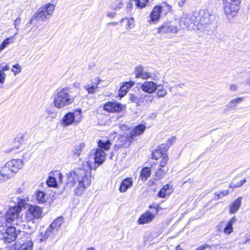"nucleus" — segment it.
I'll return each mask as SVG.
<instances>
[{
  "instance_id": "79ce46f5",
  "label": "nucleus",
  "mask_w": 250,
  "mask_h": 250,
  "mask_svg": "<svg viewBox=\"0 0 250 250\" xmlns=\"http://www.w3.org/2000/svg\"><path fill=\"white\" fill-rule=\"evenodd\" d=\"M136 4L138 7L143 8L146 6L149 0H135Z\"/></svg>"
},
{
  "instance_id": "4c0bfd02",
  "label": "nucleus",
  "mask_w": 250,
  "mask_h": 250,
  "mask_svg": "<svg viewBox=\"0 0 250 250\" xmlns=\"http://www.w3.org/2000/svg\"><path fill=\"white\" fill-rule=\"evenodd\" d=\"M45 192L42 191H39L36 194L37 200L40 203H43L45 201Z\"/></svg>"
},
{
  "instance_id": "69168bd1",
  "label": "nucleus",
  "mask_w": 250,
  "mask_h": 250,
  "mask_svg": "<svg viewBox=\"0 0 250 250\" xmlns=\"http://www.w3.org/2000/svg\"><path fill=\"white\" fill-rule=\"evenodd\" d=\"M86 250H95V249L93 247H90L87 249Z\"/></svg>"
},
{
  "instance_id": "412c9836",
  "label": "nucleus",
  "mask_w": 250,
  "mask_h": 250,
  "mask_svg": "<svg viewBox=\"0 0 250 250\" xmlns=\"http://www.w3.org/2000/svg\"><path fill=\"white\" fill-rule=\"evenodd\" d=\"M192 23H193V21L191 20V17L189 18L187 15L184 14L180 18L179 23L183 29H188Z\"/></svg>"
},
{
  "instance_id": "b1692460",
  "label": "nucleus",
  "mask_w": 250,
  "mask_h": 250,
  "mask_svg": "<svg viewBox=\"0 0 250 250\" xmlns=\"http://www.w3.org/2000/svg\"><path fill=\"white\" fill-rule=\"evenodd\" d=\"M134 84L133 81L126 82L123 83L121 86L119 94L121 97H124L127 92L129 89Z\"/></svg>"
},
{
  "instance_id": "1a4fd4ad",
  "label": "nucleus",
  "mask_w": 250,
  "mask_h": 250,
  "mask_svg": "<svg viewBox=\"0 0 250 250\" xmlns=\"http://www.w3.org/2000/svg\"><path fill=\"white\" fill-rule=\"evenodd\" d=\"M171 9V6L167 4L164 3V5H156L152 9L150 15V22L153 23L158 22L159 21L161 14L163 11L167 12L169 11Z\"/></svg>"
},
{
  "instance_id": "c756f323",
  "label": "nucleus",
  "mask_w": 250,
  "mask_h": 250,
  "mask_svg": "<svg viewBox=\"0 0 250 250\" xmlns=\"http://www.w3.org/2000/svg\"><path fill=\"white\" fill-rule=\"evenodd\" d=\"M75 121L74 114L72 112H69L65 115L63 118V124L65 125H71Z\"/></svg>"
},
{
  "instance_id": "864d4df0",
  "label": "nucleus",
  "mask_w": 250,
  "mask_h": 250,
  "mask_svg": "<svg viewBox=\"0 0 250 250\" xmlns=\"http://www.w3.org/2000/svg\"><path fill=\"white\" fill-rule=\"evenodd\" d=\"M0 65V70H1L2 72L8 70L10 69L9 66L7 64L2 63Z\"/></svg>"
},
{
  "instance_id": "dca6fc26",
  "label": "nucleus",
  "mask_w": 250,
  "mask_h": 250,
  "mask_svg": "<svg viewBox=\"0 0 250 250\" xmlns=\"http://www.w3.org/2000/svg\"><path fill=\"white\" fill-rule=\"evenodd\" d=\"M101 82L100 78L97 77L92 79L90 83H87L84 85V88L87 91L89 94H94L98 87V85Z\"/></svg>"
},
{
  "instance_id": "f8f14e48",
  "label": "nucleus",
  "mask_w": 250,
  "mask_h": 250,
  "mask_svg": "<svg viewBox=\"0 0 250 250\" xmlns=\"http://www.w3.org/2000/svg\"><path fill=\"white\" fill-rule=\"evenodd\" d=\"M125 106L116 102H107L104 106V109L109 112H119L123 110Z\"/></svg>"
},
{
  "instance_id": "a878e982",
  "label": "nucleus",
  "mask_w": 250,
  "mask_h": 250,
  "mask_svg": "<svg viewBox=\"0 0 250 250\" xmlns=\"http://www.w3.org/2000/svg\"><path fill=\"white\" fill-rule=\"evenodd\" d=\"M173 191L171 188L168 185H166L161 188L158 192V195L161 198H164L167 196L169 195Z\"/></svg>"
},
{
  "instance_id": "2eb2a0df",
  "label": "nucleus",
  "mask_w": 250,
  "mask_h": 250,
  "mask_svg": "<svg viewBox=\"0 0 250 250\" xmlns=\"http://www.w3.org/2000/svg\"><path fill=\"white\" fill-rule=\"evenodd\" d=\"M178 31V29L177 26L169 23H164L158 29V33L162 34L167 33L176 34Z\"/></svg>"
},
{
  "instance_id": "f257e3e1",
  "label": "nucleus",
  "mask_w": 250,
  "mask_h": 250,
  "mask_svg": "<svg viewBox=\"0 0 250 250\" xmlns=\"http://www.w3.org/2000/svg\"><path fill=\"white\" fill-rule=\"evenodd\" d=\"M99 149H96L93 154L89 155V159L83 163L82 167L71 170L67 174L68 184L70 187H76L75 193L80 195L91 183V170L96 169L105 160V153L102 149L108 150L111 146L110 141L105 138L98 142Z\"/></svg>"
},
{
  "instance_id": "774afa93",
  "label": "nucleus",
  "mask_w": 250,
  "mask_h": 250,
  "mask_svg": "<svg viewBox=\"0 0 250 250\" xmlns=\"http://www.w3.org/2000/svg\"><path fill=\"white\" fill-rule=\"evenodd\" d=\"M247 83L250 85V78L247 81Z\"/></svg>"
},
{
  "instance_id": "20e7f679",
  "label": "nucleus",
  "mask_w": 250,
  "mask_h": 250,
  "mask_svg": "<svg viewBox=\"0 0 250 250\" xmlns=\"http://www.w3.org/2000/svg\"><path fill=\"white\" fill-rule=\"evenodd\" d=\"M241 0H222L224 13L231 21L237 15L240 9Z\"/></svg>"
},
{
  "instance_id": "9b49d317",
  "label": "nucleus",
  "mask_w": 250,
  "mask_h": 250,
  "mask_svg": "<svg viewBox=\"0 0 250 250\" xmlns=\"http://www.w3.org/2000/svg\"><path fill=\"white\" fill-rule=\"evenodd\" d=\"M146 128V127L144 125H139L133 128L125 138L126 142L124 144V146L126 147H129L134 138L142 134Z\"/></svg>"
},
{
  "instance_id": "a211bd4d",
  "label": "nucleus",
  "mask_w": 250,
  "mask_h": 250,
  "mask_svg": "<svg viewBox=\"0 0 250 250\" xmlns=\"http://www.w3.org/2000/svg\"><path fill=\"white\" fill-rule=\"evenodd\" d=\"M235 220H230L228 222H223L218 227L219 230H223L224 232L227 235L230 234L233 230L232 226L235 223Z\"/></svg>"
},
{
  "instance_id": "5701e85b",
  "label": "nucleus",
  "mask_w": 250,
  "mask_h": 250,
  "mask_svg": "<svg viewBox=\"0 0 250 250\" xmlns=\"http://www.w3.org/2000/svg\"><path fill=\"white\" fill-rule=\"evenodd\" d=\"M242 199V197L240 196L229 205V211L230 213H235L238 210L241 205Z\"/></svg>"
},
{
  "instance_id": "4d7b16f0",
  "label": "nucleus",
  "mask_w": 250,
  "mask_h": 250,
  "mask_svg": "<svg viewBox=\"0 0 250 250\" xmlns=\"http://www.w3.org/2000/svg\"><path fill=\"white\" fill-rule=\"evenodd\" d=\"M208 245L207 246H201L197 248L196 250H207V247Z\"/></svg>"
},
{
  "instance_id": "f704fd0d",
  "label": "nucleus",
  "mask_w": 250,
  "mask_h": 250,
  "mask_svg": "<svg viewBox=\"0 0 250 250\" xmlns=\"http://www.w3.org/2000/svg\"><path fill=\"white\" fill-rule=\"evenodd\" d=\"M159 89H157V91L156 93L157 97L158 98L164 97L167 95V91L164 88L163 85L158 84Z\"/></svg>"
},
{
  "instance_id": "5fc2aeb1",
  "label": "nucleus",
  "mask_w": 250,
  "mask_h": 250,
  "mask_svg": "<svg viewBox=\"0 0 250 250\" xmlns=\"http://www.w3.org/2000/svg\"><path fill=\"white\" fill-rule=\"evenodd\" d=\"M116 11L113 10L111 11H108L107 13V17L110 18H114L116 14Z\"/></svg>"
},
{
  "instance_id": "f3484780",
  "label": "nucleus",
  "mask_w": 250,
  "mask_h": 250,
  "mask_svg": "<svg viewBox=\"0 0 250 250\" xmlns=\"http://www.w3.org/2000/svg\"><path fill=\"white\" fill-rule=\"evenodd\" d=\"M7 163L8 166L10 167L14 173L21 169L23 165V161L20 159H12L8 161Z\"/></svg>"
},
{
  "instance_id": "c9c22d12",
  "label": "nucleus",
  "mask_w": 250,
  "mask_h": 250,
  "mask_svg": "<svg viewBox=\"0 0 250 250\" xmlns=\"http://www.w3.org/2000/svg\"><path fill=\"white\" fill-rule=\"evenodd\" d=\"M46 183L48 187L56 188L57 186V183L55 177L49 176L46 180Z\"/></svg>"
},
{
  "instance_id": "72a5a7b5",
  "label": "nucleus",
  "mask_w": 250,
  "mask_h": 250,
  "mask_svg": "<svg viewBox=\"0 0 250 250\" xmlns=\"http://www.w3.org/2000/svg\"><path fill=\"white\" fill-rule=\"evenodd\" d=\"M162 146L159 147L157 149H156L152 154V157L153 159L157 160L159 158L162 157L164 158V156H167L166 153H163L162 150Z\"/></svg>"
},
{
  "instance_id": "6ab92c4d",
  "label": "nucleus",
  "mask_w": 250,
  "mask_h": 250,
  "mask_svg": "<svg viewBox=\"0 0 250 250\" xmlns=\"http://www.w3.org/2000/svg\"><path fill=\"white\" fill-rule=\"evenodd\" d=\"M0 173L1 174V177L5 179H8L11 178L14 175V172L12 171L10 167L8 166V163L5 164L4 166L1 167L0 170Z\"/></svg>"
},
{
  "instance_id": "680f3d73",
  "label": "nucleus",
  "mask_w": 250,
  "mask_h": 250,
  "mask_svg": "<svg viewBox=\"0 0 250 250\" xmlns=\"http://www.w3.org/2000/svg\"><path fill=\"white\" fill-rule=\"evenodd\" d=\"M58 175L59 176V178H60V180L61 181L62 180V175L61 173H58Z\"/></svg>"
},
{
  "instance_id": "6e6552de",
  "label": "nucleus",
  "mask_w": 250,
  "mask_h": 250,
  "mask_svg": "<svg viewBox=\"0 0 250 250\" xmlns=\"http://www.w3.org/2000/svg\"><path fill=\"white\" fill-rule=\"evenodd\" d=\"M168 160V156H164L159 164H155L151 167L152 169L155 171L154 176L156 180L162 179L168 171V167L167 166Z\"/></svg>"
},
{
  "instance_id": "473e14b6",
  "label": "nucleus",
  "mask_w": 250,
  "mask_h": 250,
  "mask_svg": "<svg viewBox=\"0 0 250 250\" xmlns=\"http://www.w3.org/2000/svg\"><path fill=\"white\" fill-rule=\"evenodd\" d=\"M151 169L148 167H144L142 169L140 177L143 181H146L150 176L151 174Z\"/></svg>"
},
{
  "instance_id": "4be33fe9",
  "label": "nucleus",
  "mask_w": 250,
  "mask_h": 250,
  "mask_svg": "<svg viewBox=\"0 0 250 250\" xmlns=\"http://www.w3.org/2000/svg\"><path fill=\"white\" fill-rule=\"evenodd\" d=\"M12 201L15 202V205H17L16 206L17 208H18L20 210H21L22 212V208H26L27 206H28L27 204V202L28 201V199H22L20 197H12Z\"/></svg>"
},
{
  "instance_id": "ea45409f",
  "label": "nucleus",
  "mask_w": 250,
  "mask_h": 250,
  "mask_svg": "<svg viewBox=\"0 0 250 250\" xmlns=\"http://www.w3.org/2000/svg\"><path fill=\"white\" fill-rule=\"evenodd\" d=\"M11 71L14 73L15 75L19 74L21 71L20 65L19 63L13 65Z\"/></svg>"
},
{
  "instance_id": "6e6d98bb",
  "label": "nucleus",
  "mask_w": 250,
  "mask_h": 250,
  "mask_svg": "<svg viewBox=\"0 0 250 250\" xmlns=\"http://www.w3.org/2000/svg\"><path fill=\"white\" fill-rule=\"evenodd\" d=\"M237 88V86L236 84H231L229 87V89L232 91H236Z\"/></svg>"
},
{
  "instance_id": "3c124183",
  "label": "nucleus",
  "mask_w": 250,
  "mask_h": 250,
  "mask_svg": "<svg viewBox=\"0 0 250 250\" xmlns=\"http://www.w3.org/2000/svg\"><path fill=\"white\" fill-rule=\"evenodd\" d=\"M151 220H138L136 223L139 225H144L149 223Z\"/></svg>"
},
{
  "instance_id": "8fccbe9b",
  "label": "nucleus",
  "mask_w": 250,
  "mask_h": 250,
  "mask_svg": "<svg viewBox=\"0 0 250 250\" xmlns=\"http://www.w3.org/2000/svg\"><path fill=\"white\" fill-rule=\"evenodd\" d=\"M6 77V74L0 70V83H3Z\"/></svg>"
},
{
  "instance_id": "bf43d9fd",
  "label": "nucleus",
  "mask_w": 250,
  "mask_h": 250,
  "mask_svg": "<svg viewBox=\"0 0 250 250\" xmlns=\"http://www.w3.org/2000/svg\"><path fill=\"white\" fill-rule=\"evenodd\" d=\"M207 250H221V247H216L214 249H211V247L208 246L207 247Z\"/></svg>"
},
{
  "instance_id": "58836bf2",
  "label": "nucleus",
  "mask_w": 250,
  "mask_h": 250,
  "mask_svg": "<svg viewBox=\"0 0 250 250\" xmlns=\"http://www.w3.org/2000/svg\"><path fill=\"white\" fill-rule=\"evenodd\" d=\"M62 220H54L53 222L50 224L48 229L52 231L53 229L60 227L62 223Z\"/></svg>"
},
{
  "instance_id": "052dcab7",
  "label": "nucleus",
  "mask_w": 250,
  "mask_h": 250,
  "mask_svg": "<svg viewBox=\"0 0 250 250\" xmlns=\"http://www.w3.org/2000/svg\"><path fill=\"white\" fill-rule=\"evenodd\" d=\"M185 2V1L184 0L180 1L179 2V5L181 7H182L184 5Z\"/></svg>"
},
{
  "instance_id": "7ed1b4c3",
  "label": "nucleus",
  "mask_w": 250,
  "mask_h": 250,
  "mask_svg": "<svg viewBox=\"0 0 250 250\" xmlns=\"http://www.w3.org/2000/svg\"><path fill=\"white\" fill-rule=\"evenodd\" d=\"M215 16L208 9H202L194 12L191 16V20L193 24L201 29V27H206L214 19Z\"/></svg>"
},
{
  "instance_id": "c03bdc74",
  "label": "nucleus",
  "mask_w": 250,
  "mask_h": 250,
  "mask_svg": "<svg viewBox=\"0 0 250 250\" xmlns=\"http://www.w3.org/2000/svg\"><path fill=\"white\" fill-rule=\"evenodd\" d=\"M129 100L131 102L135 103L137 104V105H140V95L139 97H137L133 94H131L129 97Z\"/></svg>"
},
{
  "instance_id": "338daca9",
  "label": "nucleus",
  "mask_w": 250,
  "mask_h": 250,
  "mask_svg": "<svg viewBox=\"0 0 250 250\" xmlns=\"http://www.w3.org/2000/svg\"><path fill=\"white\" fill-rule=\"evenodd\" d=\"M21 190L20 188H19L16 191V192L18 193H21Z\"/></svg>"
},
{
  "instance_id": "39448f33",
  "label": "nucleus",
  "mask_w": 250,
  "mask_h": 250,
  "mask_svg": "<svg viewBox=\"0 0 250 250\" xmlns=\"http://www.w3.org/2000/svg\"><path fill=\"white\" fill-rule=\"evenodd\" d=\"M54 9L55 5L51 3H48L40 8L35 13L34 17L30 20V22L33 20V18H35L37 21H45L51 17Z\"/></svg>"
},
{
  "instance_id": "de8ad7c7",
  "label": "nucleus",
  "mask_w": 250,
  "mask_h": 250,
  "mask_svg": "<svg viewBox=\"0 0 250 250\" xmlns=\"http://www.w3.org/2000/svg\"><path fill=\"white\" fill-rule=\"evenodd\" d=\"M229 193L228 190H223L220 192V193H215V196H217V199L221 198V196H225L228 195Z\"/></svg>"
},
{
  "instance_id": "9d476101",
  "label": "nucleus",
  "mask_w": 250,
  "mask_h": 250,
  "mask_svg": "<svg viewBox=\"0 0 250 250\" xmlns=\"http://www.w3.org/2000/svg\"><path fill=\"white\" fill-rule=\"evenodd\" d=\"M18 240L21 242L20 245L17 250H32L33 242L30 236L26 232H21L18 237Z\"/></svg>"
},
{
  "instance_id": "13d9d810",
  "label": "nucleus",
  "mask_w": 250,
  "mask_h": 250,
  "mask_svg": "<svg viewBox=\"0 0 250 250\" xmlns=\"http://www.w3.org/2000/svg\"><path fill=\"white\" fill-rule=\"evenodd\" d=\"M73 86L77 88H79L81 86L80 83L78 82H76L73 83L72 84Z\"/></svg>"
},
{
  "instance_id": "09e8293b",
  "label": "nucleus",
  "mask_w": 250,
  "mask_h": 250,
  "mask_svg": "<svg viewBox=\"0 0 250 250\" xmlns=\"http://www.w3.org/2000/svg\"><path fill=\"white\" fill-rule=\"evenodd\" d=\"M21 20L20 17H18L14 22V27L17 30H19V26L21 24Z\"/></svg>"
},
{
  "instance_id": "0eeeda50",
  "label": "nucleus",
  "mask_w": 250,
  "mask_h": 250,
  "mask_svg": "<svg viewBox=\"0 0 250 250\" xmlns=\"http://www.w3.org/2000/svg\"><path fill=\"white\" fill-rule=\"evenodd\" d=\"M21 232H24V231L17 230L13 226L9 227L4 231L1 232L0 239L3 240L5 243H10L17 239V241L16 245L18 246V243L19 244L21 243L18 240V237Z\"/></svg>"
},
{
  "instance_id": "c85d7f7f",
  "label": "nucleus",
  "mask_w": 250,
  "mask_h": 250,
  "mask_svg": "<svg viewBox=\"0 0 250 250\" xmlns=\"http://www.w3.org/2000/svg\"><path fill=\"white\" fill-rule=\"evenodd\" d=\"M154 99V96L150 94H140V104H147L151 103Z\"/></svg>"
},
{
  "instance_id": "cd10ccee",
  "label": "nucleus",
  "mask_w": 250,
  "mask_h": 250,
  "mask_svg": "<svg viewBox=\"0 0 250 250\" xmlns=\"http://www.w3.org/2000/svg\"><path fill=\"white\" fill-rule=\"evenodd\" d=\"M243 100V97L237 98L231 100L226 106L227 110L229 111L233 109L238 104L241 103Z\"/></svg>"
},
{
  "instance_id": "393cba45",
  "label": "nucleus",
  "mask_w": 250,
  "mask_h": 250,
  "mask_svg": "<svg viewBox=\"0 0 250 250\" xmlns=\"http://www.w3.org/2000/svg\"><path fill=\"white\" fill-rule=\"evenodd\" d=\"M133 181L131 178H127L124 179L119 188V190L121 192H125L128 188H131L132 186Z\"/></svg>"
},
{
  "instance_id": "bb28decb",
  "label": "nucleus",
  "mask_w": 250,
  "mask_h": 250,
  "mask_svg": "<svg viewBox=\"0 0 250 250\" xmlns=\"http://www.w3.org/2000/svg\"><path fill=\"white\" fill-rule=\"evenodd\" d=\"M85 148V144L84 143H80L76 145L72 150L73 155L80 156L84 151Z\"/></svg>"
},
{
  "instance_id": "49530a36",
  "label": "nucleus",
  "mask_w": 250,
  "mask_h": 250,
  "mask_svg": "<svg viewBox=\"0 0 250 250\" xmlns=\"http://www.w3.org/2000/svg\"><path fill=\"white\" fill-rule=\"evenodd\" d=\"M246 182V180H242L239 182L235 184L233 182H231L230 184V187L231 188H236V187H240L242 186Z\"/></svg>"
},
{
  "instance_id": "a19ab883",
  "label": "nucleus",
  "mask_w": 250,
  "mask_h": 250,
  "mask_svg": "<svg viewBox=\"0 0 250 250\" xmlns=\"http://www.w3.org/2000/svg\"><path fill=\"white\" fill-rule=\"evenodd\" d=\"M122 21H125L126 22V28L127 29L131 28L133 26L134 19L133 18H126L125 19H123Z\"/></svg>"
},
{
  "instance_id": "ddd939ff",
  "label": "nucleus",
  "mask_w": 250,
  "mask_h": 250,
  "mask_svg": "<svg viewBox=\"0 0 250 250\" xmlns=\"http://www.w3.org/2000/svg\"><path fill=\"white\" fill-rule=\"evenodd\" d=\"M22 217V213L16 206L9 208L5 213V219H21Z\"/></svg>"
},
{
  "instance_id": "2f4dec72",
  "label": "nucleus",
  "mask_w": 250,
  "mask_h": 250,
  "mask_svg": "<svg viewBox=\"0 0 250 250\" xmlns=\"http://www.w3.org/2000/svg\"><path fill=\"white\" fill-rule=\"evenodd\" d=\"M40 235V241L43 242L46 241V240L48 238V237L52 233V231L51 229H49L48 228L46 230H44L43 229H41Z\"/></svg>"
},
{
  "instance_id": "0e129e2a",
  "label": "nucleus",
  "mask_w": 250,
  "mask_h": 250,
  "mask_svg": "<svg viewBox=\"0 0 250 250\" xmlns=\"http://www.w3.org/2000/svg\"><path fill=\"white\" fill-rule=\"evenodd\" d=\"M4 179H3L2 177H1V174L0 173V183H2Z\"/></svg>"
},
{
  "instance_id": "7c9ffc66",
  "label": "nucleus",
  "mask_w": 250,
  "mask_h": 250,
  "mask_svg": "<svg viewBox=\"0 0 250 250\" xmlns=\"http://www.w3.org/2000/svg\"><path fill=\"white\" fill-rule=\"evenodd\" d=\"M17 34V33H16L14 36L7 38L2 42L0 45V52L2 51L8 45L13 43L15 42Z\"/></svg>"
},
{
  "instance_id": "e2e57ef3",
  "label": "nucleus",
  "mask_w": 250,
  "mask_h": 250,
  "mask_svg": "<svg viewBox=\"0 0 250 250\" xmlns=\"http://www.w3.org/2000/svg\"><path fill=\"white\" fill-rule=\"evenodd\" d=\"M176 250H184L182 249L179 245L177 246L176 248Z\"/></svg>"
},
{
  "instance_id": "603ef678",
  "label": "nucleus",
  "mask_w": 250,
  "mask_h": 250,
  "mask_svg": "<svg viewBox=\"0 0 250 250\" xmlns=\"http://www.w3.org/2000/svg\"><path fill=\"white\" fill-rule=\"evenodd\" d=\"M124 141H125V142L123 143L122 144L118 143V144H115L114 146V149L115 150H118L122 146H124V147H125L124 145V144L126 142L125 139H124Z\"/></svg>"
},
{
  "instance_id": "a18cd8bd",
  "label": "nucleus",
  "mask_w": 250,
  "mask_h": 250,
  "mask_svg": "<svg viewBox=\"0 0 250 250\" xmlns=\"http://www.w3.org/2000/svg\"><path fill=\"white\" fill-rule=\"evenodd\" d=\"M154 217V214L149 211L146 212L145 213L142 214L139 219H152Z\"/></svg>"
},
{
  "instance_id": "4468645a",
  "label": "nucleus",
  "mask_w": 250,
  "mask_h": 250,
  "mask_svg": "<svg viewBox=\"0 0 250 250\" xmlns=\"http://www.w3.org/2000/svg\"><path fill=\"white\" fill-rule=\"evenodd\" d=\"M141 89L148 94H152L158 88V84L153 81H145L141 85Z\"/></svg>"
},
{
  "instance_id": "aec40b11",
  "label": "nucleus",
  "mask_w": 250,
  "mask_h": 250,
  "mask_svg": "<svg viewBox=\"0 0 250 250\" xmlns=\"http://www.w3.org/2000/svg\"><path fill=\"white\" fill-rule=\"evenodd\" d=\"M27 214H30L33 218L32 219H38L42 216V210L39 207L30 206L27 211Z\"/></svg>"
},
{
  "instance_id": "37998d69",
  "label": "nucleus",
  "mask_w": 250,
  "mask_h": 250,
  "mask_svg": "<svg viewBox=\"0 0 250 250\" xmlns=\"http://www.w3.org/2000/svg\"><path fill=\"white\" fill-rule=\"evenodd\" d=\"M72 114H74L75 120H76L77 122H80L82 116V110L80 109L75 110Z\"/></svg>"
},
{
  "instance_id": "f03ea898",
  "label": "nucleus",
  "mask_w": 250,
  "mask_h": 250,
  "mask_svg": "<svg viewBox=\"0 0 250 250\" xmlns=\"http://www.w3.org/2000/svg\"><path fill=\"white\" fill-rule=\"evenodd\" d=\"M72 93V88L71 86L58 88L53 95L54 106L62 109L71 104L76 97Z\"/></svg>"
},
{
  "instance_id": "423d86ee",
  "label": "nucleus",
  "mask_w": 250,
  "mask_h": 250,
  "mask_svg": "<svg viewBox=\"0 0 250 250\" xmlns=\"http://www.w3.org/2000/svg\"><path fill=\"white\" fill-rule=\"evenodd\" d=\"M134 74L136 78L143 80L150 79L154 81H157L161 78L159 72L157 71L152 72H148L142 65H138L135 67Z\"/></svg>"
},
{
  "instance_id": "e433bc0d",
  "label": "nucleus",
  "mask_w": 250,
  "mask_h": 250,
  "mask_svg": "<svg viewBox=\"0 0 250 250\" xmlns=\"http://www.w3.org/2000/svg\"><path fill=\"white\" fill-rule=\"evenodd\" d=\"M123 5L124 4L122 1L116 0L111 4L110 8L113 10L116 11L117 9L122 8Z\"/></svg>"
}]
</instances>
